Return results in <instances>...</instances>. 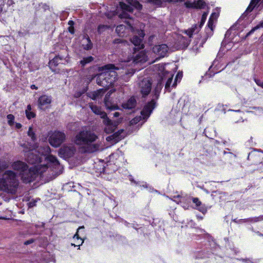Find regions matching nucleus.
I'll list each match as a JSON object with an SVG mask.
<instances>
[{
	"instance_id": "obj_45",
	"label": "nucleus",
	"mask_w": 263,
	"mask_h": 263,
	"mask_svg": "<svg viewBox=\"0 0 263 263\" xmlns=\"http://www.w3.org/2000/svg\"><path fill=\"white\" fill-rule=\"evenodd\" d=\"M259 28L258 26H256L255 27H254V28H253L248 34H247V36L250 35V34H251L253 32H254L255 30H256L257 29H258Z\"/></svg>"
},
{
	"instance_id": "obj_5",
	"label": "nucleus",
	"mask_w": 263,
	"mask_h": 263,
	"mask_svg": "<svg viewBox=\"0 0 263 263\" xmlns=\"http://www.w3.org/2000/svg\"><path fill=\"white\" fill-rule=\"evenodd\" d=\"M128 5L124 2L119 3V6L114 11L113 15H118L119 17L123 18H130V13H132L133 9L132 7L135 9L140 10L142 9V5L136 0H125Z\"/></svg>"
},
{
	"instance_id": "obj_25",
	"label": "nucleus",
	"mask_w": 263,
	"mask_h": 263,
	"mask_svg": "<svg viewBox=\"0 0 263 263\" xmlns=\"http://www.w3.org/2000/svg\"><path fill=\"white\" fill-rule=\"evenodd\" d=\"M104 93V91L103 89H100L96 91L90 92V93H89V97L93 100H96L97 98H99L100 97L102 96Z\"/></svg>"
},
{
	"instance_id": "obj_10",
	"label": "nucleus",
	"mask_w": 263,
	"mask_h": 263,
	"mask_svg": "<svg viewBox=\"0 0 263 263\" xmlns=\"http://www.w3.org/2000/svg\"><path fill=\"white\" fill-rule=\"evenodd\" d=\"M219 16V12L216 10L212 13L208 24V27L205 29L206 33L208 36H211L213 34V29L214 27V24L216 22Z\"/></svg>"
},
{
	"instance_id": "obj_30",
	"label": "nucleus",
	"mask_w": 263,
	"mask_h": 263,
	"mask_svg": "<svg viewBox=\"0 0 263 263\" xmlns=\"http://www.w3.org/2000/svg\"><path fill=\"white\" fill-rule=\"evenodd\" d=\"M9 166V161L5 160H0V172L7 168Z\"/></svg>"
},
{
	"instance_id": "obj_20",
	"label": "nucleus",
	"mask_w": 263,
	"mask_h": 263,
	"mask_svg": "<svg viewBox=\"0 0 263 263\" xmlns=\"http://www.w3.org/2000/svg\"><path fill=\"white\" fill-rule=\"evenodd\" d=\"M193 202L195 204L194 208L202 213L204 214L206 212V208L204 205L202 204L201 202L198 198H192Z\"/></svg>"
},
{
	"instance_id": "obj_22",
	"label": "nucleus",
	"mask_w": 263,
	"mask_h": 263,
	"mask_svg": "<svg viewBox=\"0 0 263 263\" xmlns=\"http://www.w3.org/2000/svg\"><path fill=\"white\" fill-rule=\"evenodd\" d=\"M89 107L95 114L99 115L101 118L104 119V118L107 117L106 114L102 111L101 108L98 106L93 105L92 104H89Z\"/></svg>"
},
{
	"instance_id": "obj_49",
	"label": "nucleus",
	"mask_w": 263,
	"mask_h": 263,
	"mask_svg": "<svg viewBox=\"0 0 263 263\" xmlns=\"http://www.w3.org/2000/svg\"><path fill=\"white\" fill-rule=\"evenodd\" d=\"M15 127L17 128H20L22 127V125L20 123H16Z\"/></svg>"
},
{
	"instance_id": "obj_6",
	"label": "nucleus",
	"mask_w": 263,
	"mask_h": 263,
	"mask_svg": "<svg viewBox=\"0 0 263 263\" xmlns=\"http://www.w3.org/2000/svg\"><path fill=\"white\" fill-rule=\"evenodd\" d=\"M160 66L161 67V69L163 70V71L161 73H159L160 79L158 80L157 84L153 91L154 95L153 96V99L151 100V101L154 100L155 102V106L156 105V102L155 100L157 99L158 98L159 93L162 88V81L167 79V81L166 82L165 86V89L169 92L171 91V84L172 83L174 75L172 73L164 70V66L163 65H161Z\"/></svg>"
},
{
	"instance_id": "obj_44",
	"label": "nucleus",
	"mask_w": 263,
	"mask_h": 263,
	"mask_svg": "<svg viewBox=\"0 0 263 263\" xmlns=\"http://www.w3.org/2000/svg\"><path fill=\"white\" fill-rule=\"evenodd\" d=\"M34 242V239H30L27 241H26L25 242H24V244L26 245H29V244H31L32 243H33Z\"/></svg>"
},
{
	"instance_id": "obj_3",
	"label": "nucleus",
	"mask_w": 263,
	"mask_h": 263,
	"mask_svg": "<svg viewBox=\"0 0 263 263\" xmlns=\"http://www.w3.org/2000/svg\"><path fill=\"white\" fill-rule=\"evenodd\" d=\"M116 69H119L112 64H107L99 68L100 73L97 76V83L98 85L107 89L112 85L117 79V74Z\"/></svg>"
},
{
	"instance_id": "obj_46",
	"label": "nucleus",
	"mask_w": 263,
	"mask_h": 263,
	"mask_svg": "<svg viewBox=\"0 0 263 263\" xmlns=\"http://www.w3.org/2000/svg\"><path fill=\"white\" fill-rule=\"evenodd\" d=\"M115 43H122V44L124 43V44H125V43H126V42H124V41L122 42V41H121V40L120 39H117L115 41Z\"/></svg>"
},
{
	"instance_id": "obj_2",
	"label": "nucleus",
	"mask_w": 263,
	"mask_h": 263,
	"mask_svg": "<svg viewBox=\"0 0 263 263\" xmlns=\"http://www.w3.org/2000/svg\"><path fill=\"white\" fill-rule=\"evenodd\" d=\"M98 138L97 136L90 130H82L76 136L74 142L79 146L82 153H93L100 149V144L93 143Z\"/></svg>"
},
{
	"instance_id": "obj_15",
	"label": "nucleus",
	"mask_w": 263,
	"mask_h": 263,
	"mask_svg": "<svg viewBox=\"0 0 263 263\" xmlns=\"http://www.w3.org/2000/svg\"><path fill=\"white\" fill-rule=\"evenodd\" d=\"M153 51L159 58H163L167 54L168 47L166 44L156 45L153 47Z\"/></svg>"
},
{
	"instance_id": "obj_16",
	"label": "nucleus",
	"mask_w": 263,
	"mask_h": 263,
	"mask_svg": "<svg viewBox=\"0 0 263 263\" xmlns=\"http://www.w3.org/2000/svg\"><path fill=\"white\" fill-rule=\"evenodd\" d=\"M76 152V148L72 145H64L60 149L59 153L65 157H71Z\"/></svg>"
},
{
	"instance_id": "obj_28",
	"label": "nucleus",
	"mask_w": 263,
	"mask_h": 263,
	"mask_svg": "<svg viewBox=\"0 0 263 263\" xmlns=\"http://www.w3.org/2000/svg\"><path fill=\"white\" fill-rule=\"evenodd\" d=\"M94 58L91 57L89 56L86 58H84L80 61V63L82 67H84L86 64L91 62L93 60Z\"/></svg>"
},
{
	"instance_id": "obj_36",
	"label": "nucleus",
	"mask_w": 263,
	"mask_h": 263,
	"mask_svg": "<svg viewBox=\"0 0 263 263\" xmlns=\"http://www.w3.org/2000/svg\"><path fill=\"white\" fill-rule=\"evenodd\" d=\"M178 2V0H148L147 2H152L156 5H160L161 2Z\"/></svg>"
},
{
	"instance_id": "obj_21",
	"label": "nucleus",
	"mask_w": 263,
	"mask_h": 263,
	"mask_svg": "<svg viewBox=\"0 0 263 263\" xmlns=\"http://www.w3.org/2000/svg\"><path fill=\"white\" fill-rule=\"evenodd\" d=\"M123 131V130H120L114 135L108 136L106 138V140L107 141H111L114 143H116L123 137V136L121 135V134L122 133Z\"/></svg>"
},
{
	"instance_id": "obj_26",
	"label": "nucleus",
	"mask_w": 263,
	"mask_h": 263,
	"mask_svg": "<svg viewBox=\"0 0 263 263\" xmlns=\"http://www.w3.org/2000/svg\"><path fill=\"white\" fill-rule=\"evenodd\" d=\"M26 116L27 119H31L33 118L35 116V114L34 112L31 111V106L30 105H28L27 108L25 110Z\"/></svg>"
},
{
	"instance_id": "obj_48",
	"label": "nucleus",
	"mask_w": 263,
	"mask_h": 263,
	"mask_svg": "<svg viewBox=\"0 0 263 263\" xmlns=\"http://www.w3.org/2000/svg\"><path fill=\"white\" fill-rule=\"evenodd\" d=\"M113 115H114V117H119V116L120 114H119V112H114V113L113 114Z\"/></svg>"
},
{
	"instance_id": "obj_34",
	"label": "nucleus",
	"mask_w": 263,
	"mask_h": 263,
	"mask_svg": "<svg viewBox=\"0 0 263 263\" xmlns=\"http://www.w3.org/2000/svg\"><path fill=\"white\" fill-rule=\"evenodd\" d=\"M254 111L250 112L254 113L256 115L260 116L263 114V108L260 107H254L253 108Z\"/></svg>"
},
{
	"instance_id": "obj_41",
	"label": "nucleus",
	"mask_w": 263,
	"mask_h": 263,
	"mask_svg": "<svg viewBox=\"0 0 263 263\" xmlns=\"http://www.w3.org/2000/svg\"><path fill=\"white\" fill-rule=\"evenodd\" d=\"M174 201L176 202L177 203L181 202L183 199L184 197H182L180 195L174 196L173 197Z\"/></svg>"
},
{
	"instance_id": "obj_37",
	"label": "nucleus",
	"mask_w": 263,
	"mask_h": 263,
	"mask_svg": "<svg viewBox=\"0 0 263 263\" xmlns=\"http://www.w3.org/2000/svg\"><path fill=\"white\" fill-rule=\"evenodd\" d=\"M182 72H178L176 77L175 80L173 84L172 85V87H175L177 84V81L179 80V81L181 79L182 77Z\"/></svg>"
},
{
	"instance_id": "obj_19",
	"label": "nucleus",
	"mask_w": 263,
	"mask_h": 263,
	"mask_svg": "<svg viewBox=\"0 0 263 263\" xmlns=\"http://www.w3.org/2000/svg\"><path fill=\"white\" fill-rule=\"evenodd\" d=\"M137 101L135 98L132 97L122 104V107L125 109H132L135 107Z\"/></svg>"
},
{
	"instance_id": "obj_12",
	"label": "nucleus",
	"mask_w": 263,
	"mask_h": 263,
	"mask_svg": "<svg viewBox=\"0 0 263 263\" xmlns=\"http://www.w3.org/2000/svg\"><path fill=\"white\" fill-rule=\"evenodd\" d=\"M144 33L143 30L139 31L138 35H134L130 40L131 42L135 46V50H139L144 48V45L142 43L143 39L144 36Z\"/></svg>"
},
{
	"instance_id": "obj_1",
	"label": "nucleus",
	"mask_w": 263,
	"mask_h": 263,
	"mask_svg": "<svg viewBox=\"0 0 263 263\" xmlns=\"http://www.w3.org/2000/svg\"><path fill=\"white\" fill-rule=\"evenodd\" d=\"M50 151L48 145L25 151L27 162L35 165L28 170V166L25 162L16 161L12 163L11 167L20 174L24 182H30L36 177V174L42 175L49 166L55 168L60 167L57 158L50 155Z\"/></svg>"
},
{
	"instance_id": "obj_11",
	"label": "nucleus",
	"mask_w": 263,
	"mask_h": 263,
	"mask_svg": "<svg viewBox=\"0 0 263 263\" xmlns=\"http://www.w3.org/2000/svg\"><path fill=\"white\" fill-rule=\"evenodd\" d=\"M207 15H208V13L204 12L203 13L202 17H201L200 24L199 26H198L197 25H195L194 26L192 27L191 28L185 31L186 34L190 37H191L194 34L197 33L199 31L200 28H201V26L203 25V24L204 23V22L206 19Z\"/></svg>"
},
{
	"instance_id": "obj_13",
	"label": "nucleus",
	"mask_w": 263,
	"mask_h": 263,
	"mask_svg": "<svg viewBox=\"0 0 263 263\" xmlns=\"http://www.w3.org/2000/svg\"><path fill=\"white\" fill-rule=\"evenodd\" d=\"M51 102L52 98L50 96L42 95L38 99V107L40 109L45 110L49 107Z\"/></svg>"
},
{
	"instance_id": "obj_24",
	"label": "nucleus",
	"mask_w": 263,
	"mask_h": 263,
	"mask_svg": "<svg viewBox=\"0 0 263 263\" xmlns=\"http://www.w3.org/2000/svg\"><path fill=\"white\" fill-rule=\"evenodd\" d=\"M111 93H112V91H111V90H110L105 96V97L104 98V103H105V106L107 108L110 109V110H115V109H117V106L115 104H113V105L110 104L109 101H108V98Z\"/></svg>"
},
{
	"instance_id": "obj_39",
	"label": "nucleus",
	"mask_w": 263,
	"mask_h": 263,
	"mask_svg": "<svg viewBox=\"0 0 263 263\" xmlns=\"http://www.w3.org/2000/svg\"><path fill=\"white\" fill-rule=\"evenodd\" d=\"M7 118L8 119V124L10 125H12L14 123V117L12 114L8 115L7 116Z\"/></svg>"
},
{
	"instance_id": "obj_42",
	"label": "nucleus",
	"mask_w": 263,
	"mask_h": 263,
	"mask_svg": "<svg viewBox=\"0 0 263 263\" xmlns=\"http://www.w3.org/2000/svg\"><path fill=\"white\" fill-rule=\"evenodd\" d=\"M255 81L257 85L263 88V82L260 80L255 79Z\"/></svg>"
},
{
	"instance_id": "obj_52",
	"label": "nucleus",
	"mask_w": 263,
	"mask_h": 263,
	"mask_svg": "<svg viewBox=\"0 0 263 263\" xmlns=\"http://www.w3.org/2000/svg\"><path fill=\"white\" fill-rule=\"evenodd\" d=\"M69 32L71 33H74V30H73V28H69Z\"/></svg>"
},
{
	"instance_id": "obj_29",
	"label": "nucleus",
	"mask_w": 263,
	"mask_h": 263,
	"mask_svg": "<svg viewBox=\"0 0 263 263\" xmlns=\"http://www.w3.org/2000/svg\"><path fill=\"white\" fill-rule=\"evenodd\" d=\"M62 59L59 56L55 57L52 60H50L49 62V66L50 67L55 66L58 65L61 62H59Z\"/></svg>"
},
{
	"instance_id": "obj_35",
	"label": "nucleus",
	"mask_w": 263,
	"mask_h": 263,
	"mask_svg": "<svg viewBox=\"0 0 263 263\" xmlns=\"http://www.w3.org/2000/svg\"><path fill=\"white\" fill-rule=\"evenodd\" d=\"M259 2V0H251L249 6L248 7L246 11L251 12L255 7V6Z\"/></svg>"
},
{
	"instance_id": "obj_50",
	"label": "nucleus",
	"mask_w": 263,
	"mask_h": 263,
	"mask_svg": "<svg viewBox=\"0 0 263 263\" xmlns=\"http://www.w3.org/2000/svg\"><path fill=\"white\" fill-rule=\"evenodd\" d=\"M35 205V202H29V206H30V207L33 206H34Z\"/></svg>"
},
{
	"instance_id": "obj_18",
	"label": "nucleus",
	"mask_w": 263,
	"mask_h": 263,
	"mask_svg": "<svg viewBox=\"0 0 263 263\" xmlns=\"http://www.w3.org/2000/svg\"><path fill=\"white\" fill-rule=\"evenodd\" d=\"M147 56L143 51H140L137 53L134 58L128 59L127 62L132 61L133 63L137 64L139 63H143L147 61Z\"/></svg>"
},
{
	"instance_id": "obj_31",
	"label": "nucleus",
	"mask_w": 263,
	"mask_h": 263,
	"mask_svg": "<svg viewBox=\"0 0 263 263\" xmlns=\"http://www.w3.org/2000/svg\"><path fill=\"white\" fill-rule=\"evenodd\" d=\"M195 0H178V2H184L185 6L187 8H193L195 6Z\"/></svg>"
},
{
	"instance_id": "obj_56",
	"label": "nucleus",
	"mask_w": 263,
	"mask_h": 263,
	"mask_svg": "<svg viewBox=\"0 0 263 263\" xmlns=\"http://www.w3.org/2000/svg\"><path fill=\"white\" fill-rule=\"evenodd\" d=\"M71 246H76V245L74 244V243H71Z\"/></svg>"
},
{
	"instance_id": "obj_53",
	"label": "nucleus",
	"mask_w": 263,
	"mask_h": 263,
	"mask_svg": "<svg viewBox=\"0 0 263 263\" xmlns=\"http://www.w3.org/2000/svg\"><path fill=\"white\" fill-rule=\"evenodd\" d=\"M127 24H128V26H129V27H128L129 29H130L131 30L133 29V27L131 26V25L130 24H129L128 22H127Z\"/></svg>"
},
{
	"instance_id": "obj_9",
	"label": "nucleus",
	"mask_w": 263,
	"mask_h": 263,
	"mask_svg": "<svg viewBox=\"0 0 263 263\" xmlns=\"http://www.w3.org/2000/svg\"><path fill=\"white\" fill-rule=\"evenodd\" d=\"M138 89L143 97L147 96L152 90V82L148 79H144L138 83Z\"/></svg>"
},
{
	"instance_id": "obj_47",
	"label": "nucleus",
	"mask_w": 263,
	"mask_h": 263,
	"mask_svg": "<svg viewBox=\"0 0 263 263\" xmlns=\"http://www.w3.org/2000/svg\"><path fill=\"white\" fill-rule=\"evenodd\" d=\"M129 180H130L131 182H134V183H135V184H138V182H137L136 181H135V180H134L133 177L132 176H129Z\"/></svg>"
},
{
	"instance_id": "obj_38",
	"label": "nucleus",
	"mask_w": 263,
	"mask_h": 263,
	"mask_svg": "<svg viewBox=\"0 0 263 263\" xmlns=\"http://www.w3.org/2000/svg\"><path fill=\"white\" fill-rule=\"evenodd\" d=\"M262 220H263V215H260L258 217L250 218L249 220V221L252 222H257L262 221Z\"/></svg>"
},
{
	"instance_id": "obj_40",
	"label": "nucleus",
	"mask_w": 263,
	"mask_h": 263,
	"mask_svg": "<svg viewBox=\"0 0 263 263\" xmlns=\"http://www.w3.org/2000/svg\"><path fill=\"white\" fill-rule=\"evenodd\" d=\"M108 28V27L107 25H99L98 27V32H99V33H101Z\"/></svg>"
},
{
	"instance_id": "obj_32",
	"label": "nucleus",
	"mask_w": 263,
	"mask_h": 263,
	"mask_svg": "<svg viewBox=\"0 0 263 263\" xmlns=\"http://www.w3.org/2000/svg\"><path fill=\"white\" fill-rule=\"evenodd\" d=\"M28 136L30 137L33 141L36 140V136L31 126L29 127L28 133Z\"/></svg>"
},
{
	"instance_id": "obj_23",
	"label": "nucleus",
	"mask_w": 263,
	"mask_h": 263,
	"mask_svg": "<svg viewBox=\"0 0 263 263\" xmlns=\"http://www.w3.org/2000/svg\"><path fill=\"white\" fill-rule=\"evenodd\" d=\"M82 45L85 50H88L92 47V44L88 35H84V38L82 41Z\"/></svg>"
},
{
	"instance_id": "obj_57",
	"label": "nucleus",
	"mask_w": 263,
	"mask_h": 263,
	"mask_svg": "<svg viewBox=\"0 0 263 263\" xmlns=\"http://www.w3.org/2000/svg\"><path fill=\"white\" fill-rule=\"evenodd\" d=\"M261 163H263V159L261 160Z\"/></svg>"
},
{
	"instance_id": "obj_54",
	"label": "nucleus",
	"mask_w": 263,
	"mask_h": 263,
	"mask_svg": "<svg viewBox=\"0 0 263 263\" xmlns=\"http://www.w3.org/2000/svg\"><path fill=\"white\" fill-rule=\"evenodd\" d=\"M81 244H80V245H79V248H78V249H80V245H82V243H83V242H84V240H82V239H81Z\"/></svg>"
},
{
	"instance_id": "obj_8",
	"label": "nucleus",
	"mask_w": 263,
	"mask_h": 263,
	"mask_svg": "<svg viewBox=\"0 0 263 263\" xmlns=\"http://www.w3.org/2000/svg\"><path fill=\"white\" fill-rule=\"evenodd\" d=\"M65 135L60 131H54L49 134V142L53 147H59L64 141Z\"/></svg>"
},
{
	"instance_id": "obj_43",
	"label": "nucleus",
	"mask_w": 263,
	"mask_h": 263,
	"mask_svg": "<svg viewBox=\"0 0 263 263\" xmlns=\"http://www.w3.org/2000/svg\"><path fill=\"white\" fill-rule=\"evenodd\" d=\"M84 228V227H79L77 230V232L76 233V234L74 235L73 236V238H76L77 239H79L80 238V237H79V235H78V233L79 232V231Z\"/></svg>"
},
{
	"instance_id": "obj_51",
	"label": "nucleus",
	"mask_w": 263,
	"mask_h": 263,
	"mask_svg": "<svg viewBox=\"0 0 263 263\" xmlns=\"http://www.w3.org/2000/svg\"><path fill=\"white\" fill-rule=\"evenodd\" d=\"M31 88L32 89H37V87L35 85H32L31 86Z\"/></svg>"
},
{
	"instance_id": "obj_27",
	"label": "nucleus",
	"mask_w": 263,
	"mask_h": 263,
	"mask_svg": "<svg viewBox=\"0 0 263 263\" xmlns=\"http://www.w3.org/2000/svg\"><path fill=\"white\" fill-rule=\"evenodd\" d=\"M127 29L123 25H120L116 28V31L119 36H124L125 30Z\"/></svg>"
},
{
	"instance_id": "obj_14",
	"label": "nucleus",
	"mask_w": 263,
	"mask_h": 263,
	"mask_svg": "<svg viewBox=\"0 0 263 263\" xmlns=\"http://www.w3.org/2000/svg\"><path fill=\"white\" fill-rule=\"evenodd\" d=\"M103 122L105 125L104 131L107 134H110L115 131L119 122L112 121L107 117L103 119Z\"/></svg>"
},
{
	"instance_id": "obj_33",
	"label": "nucleus",
	"mask_w": 263,
	"mask_h": 263,
	"mask_svg": "<svg viewBox=\"0 0 263 263\" xmlns=\"http://www.w3.org/2000/svg\"><path fill=\"white\" fill-rule=\"evenodd\" d=\"M205 2L202 0L195 1V6L193 8H202L205 6Z\"/></svg>"
},
{
	"instance_id": "obj_58",
	"label": "nucleus",
	"mask_w": 263,
	"mask_h": 263,
	"mask_svg": "<svg viewBox=\"0 0 263 263\" xmlns=\"http://www.w3.org/2000/svg\"><path fill=\"white\" fill-rule=\"evenodd\" d=\"M184 209H187L185 206H183Z\"/></svg>"
},
{
	"instance_id": "obj_17",
	"label": "nucleus",
	"mask_w": 263,
	"mask_h": 263,
	"mask_svg": "<svg viewBox=\"0 0 263 263\" xmlns=\"http://www.w3.org/2000/svg\"><path fill=\"white\" fill-rule=\"evenodd\" d=\"M248 159L253 160L255 163H261L263 159V153L258 151H252L249 154Z\"/></svg>"
},
{
	"instance_id": "obj_4",
	"label": "nucleus",
	"mask_w": 263,
	"mask_h": 263,
	"mask_svg": "<svg viewBox=\"0 0 263 263\" xmlns=\"http://www.w3.org/2000/svg\"><path fill=\"white\" fill-rule=\"evenodd\" d=\"M19 185L16 174L11 170L6 171L0 176V191L15 194Z\"/></svg>"
},
{
	"instance_id": "obj_55",
	"label": "nucleus",
	"mask_w": 263,
	"mask_h": 263,
	"mask_svg": "<svg viewBox=\"0 0 263 263\" xmlns=\"http://www.w3.org/2000/svg\"><path fill=\"white\" fill-rule=\"evenodd\" d=\"M232 111H239V110H231Z\"/></svg>"
},
{
	"instance_id": "obj_7",
	"label": "nucleus",
	"mask_w": 263,
	"mask_h": 263,
	"mask_svg": "<svg viewBox=\"0 0 263 263\" xmlns=\"http://www.w3.org/2000/svg\"><path fill=\"white\" fill-rule=\"evenodd\" d=\"M154 108L155 102L154 100H153L152 101L148 102L144 106L143 109L141 111L140 116L136 117L130 121V124H136L140 122L142 120H143L144 121L141 124L142 125L148 118Z\"/></svg>"
}]
</instances>
